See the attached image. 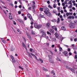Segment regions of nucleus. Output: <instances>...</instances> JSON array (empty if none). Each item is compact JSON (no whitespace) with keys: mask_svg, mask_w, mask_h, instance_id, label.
<instances>
[{"mask_svg":"<svg viewBox=\"0 0 77 77\" xmlns=\"http://www.w3.org/2000/svg\"><path fill=\"white\" fill-rule=\"evenodd\" d=\"M75 58L76 59H77V55H75Z\"/></svg>","mask_w":77,"mask_h":77,"instance_id":"3c124183","label":"nucleus"},{"mask_svg":"<svg viewBox=\"0 0 77 77\" xmlns=\"http://www.w3.org/2000/svg\"><path fill=\"white\" fill-rule=\"evenodd\" d=\"M52 21H53V22H56L57 20L56 19H54L52 20Z\"/></svg>","mask_w":77,"mask_h":77,"instance_id":"c85d7f7f","label":"nucleus"},{"mask_svg":"<svg viewBox=\"0 0 77 77\" xmlns=\"http://www.w3.org/2000/svg\"><path fill=\"white\" fill-rule=\"evenodd\" d=\"M55 35L56 36L57 38H58V39H59V38H60V35H59V34H57V32H56L55 34Z\"/></svg>","mask_w":77,"mask_h":77,"instance_id":"39448f33","label":"nucleus"},{"mask_svg":"<svg viewBox=\"0 0 77 77\" xmlns=\"http://www.w3.org/2000/svg\"><path fill=\"white\" fill-rule=\"evenodd\" d=\"M10 5H11V6H12L13 7L14 6V5H13L12 3H10Z\"/></svg>","mask_w":77,"mask_h":77,"instance_id":"49530a36","label":"nucleus"},{"mask_svg":"<svg viewBox=\"0 0 77 77\" xmlns=\"http://www.w3.org/2000/svg\"><path fill=\"white\" fill-rule=\"evenodd\" d=\"M66 16H67V17H68V16H69V13L67 12L66 13Z\"/></svg>","mask_w":77,"mask_h":77,"instance_id":"e433bc0d","label":"nucleus"},{"mask_svg":"<svg viewBox=\"0 0 77 77\" xmlns=\"http://www.w3.org/2000/svg\"><path fill=\"white\" fill-rule=\"evenodd\" d=\"M47 3H48V4H50V1H48L47 2Z\"/></svg>","mask_w":77,"mask_h":77,"instance_id":"774afa93","label":"nucleus"},{"mask_svg":"<svg viewBox=\"0 0 77 77\" xmlns=\"http://www.w3.org/2000/svg\"><path fill=\"white\" fill-rule=\"evenodd\" d=\"M60 21V18H58L57 19V23H59Z\"/></svg>","mask_w":77,"mask_h":77,"instance_id":"a878e982","label":"nucleus"},{"mask_svg":"<svg viewBox=\"0 0 77 77\" xmlns=\"http://www.w3.org/2000/svg\"><path fill=\"white\" fill-rule=\"evenodd\" d=\"M40 16L41 17H42V18H44V16L43 15H40Z\"/></svg>","mask_w":77,"mask_h":77,"instance_id":"2f4dec72","label":"nucleus"},{"mask_svg":"<svg viewBox=\"0 0 77 77\" xmlns=\"http://www.w3.org/2000/svg\"><path fill=\"white\" fill-rule=\"evenodd\" d=\"M48 58L49 59V60L50 59H51L53 58V57L51 56V55H49L48 56Z\"/></svg>","mask_w":77,"mask_h":77,"instance_id":"2eb2a0df","label":"nucleus"},{"mask_svg":"<svg viewBox=\"0 0 77 77\" xmlns=\"http://www.w3.org/2000/svg\"><path fill=\"white\" fill-rule=\"evenodd\" d=\"M61 14H63V11L62 10L61 11Z\"/></svg>","mask_w":77,"mask_h":77,"instance_id":"bf43d9fd","label":"nucleus"},{"mask_svg":"<svg viewBox=\"0 0 77 77\" xmlns=\"http://www.w3.org/2000/svg\"><path fill=\"white\" fill-rule=\"evenodd\" d=\"M17 20L18 21H19V22H21V20L20 19H18Z\"/></svg>","mask_w":77,"mask_h":77,"instance_id":"a19ab883","label":"nucleus"},{"mask_svg":"<svg viewBox=\"0 0 77 77\" xmlns=\"http://www.w3.org/2000/svg\"><path fill=\"white\" fill-rule=\"evenodd\" d=\"M69 69H70L71 70V71H72V72H74V69H72L71 68H69Z\"/></svg>","mask_w":77,"mask_h":77,"instance_id":"cd10ccee","label":"nucleus"},{"mask_svg":"<svg viewBox=\"0 0 77 77\" xmlns=\"http://www.w3.org/2000/svg\"><path fill=\"white\" fill-rule=\"evenodd\" d=\"M51 74H53V75H55V72L54 71L52 70L51 72Z\"/></svg>","mask_w":77,"mask_h":77,"instance_id":"aec40b11","label":"nucleus"},{"mask_svg":"<svg viewBox=\"0 0 77 77\" xmlns=\"http://www.w3.org/2000/svg\"><path fill=\"white\" fill-rule=\"evenodd\" d=\"M65 37H63L61 39V40H63V39H65Z\"/></svg>","mask_w":77,"mask_h":77,"instance_id":"13d9d810","label":"nucleus"},{"mask_svg":"<svg viewBox=\"0 0 77 77\" xmlns=\"http://www.w3.org/2000/svg\"><path fill=\"white\" fill-rule=\"evenodd\" d=\"M52 29H54L55 31H57V28L55 26H52Z\"/></svg>","mask_w":77,"mask_h":77,"instance_id":"6e6552de","label":"nucleus"},{"mask_svg":"<svg viewBox=\"0 0 77 77\" xmlns=\"http://www.w3.org/2000/svg\"><path fill=\"white\" fill-rule=\"evenodd\" d=\"M48 7L49 8H51V9H52V8H53V7H52L51 6H50V5H49L48 6Z\"/></svg>","mask_w":77,"mask_h":77,"instance_id":"f704fd0d","label":"nucleus"},{"mask_svg":"<svg viewBox=\"0 0 77 77\" xmlns=\"http://www.w3.org/2000/svg\"><path fill=\"white\" fill-rule=\"evenodd\" d=\"M26 34L28 38L30 39V41H32V38H31V37H30V34H29V33L26 32Z\"/></svg>","mask_w":77,"mask_h":77,"instance_id":"20e7f679","label":"nucleus"},{"mask_svg":"<svg viewBox=\"0 0 77 77\" xmlns=\"http://www.w3.org/2000/svg\"><path fill=\"white\" fill-rule=\"evenodd\" d=\"M32 53H35V50H34V49H32Z\"/></svg>","mask_w":77,"mask_h":77,"instance_id":"4d7b16f0","label":"nucleus"},{"mask_svg":"<svg viewBox=\"0 0 77 77\" xmlns=\"http://www.w3.org/2000/svg\"><path fill=\"white\" fill-rule=\"evenodd\" d=\"M71 50V49H70V48H68V51L69 52Z\"/></svg>","mask_w":77,"mask_h":77,"instance_id":"e2e57ef3","label":"nucleus"},{"mask_svg":"<svg viewBox=\"0 0 77 77\" xmlns=\"http://www.w3.org/2000/svg\"><path fill=\"white\" fill-rule=\"evenodd\" d=\"M49 61L51 63H54V61H53V59H52V58L49 60Z\"/></svg>","mask_w":77,"mask_h":77,"instance_id":"f8f14e48","label":"nucleus"},{"mask_svg":"<svg viewBox=\"0 0 77 77\" xmlns=\"http://www.w3.org/2000/svg\"><path fill=\"white\" fill-rule=\"evenodd\" d=\"M53 12L54 13H56V10H54L53 11Z\"/></svg>","mask_w":77,"mask_h":77,"instance_id":"680f3d73","label":"nucleus"},{"mask_svg":"<svg viewBox=\"0 0 77 77\" xmlns=\"http://www.w3.org/2000/svg\"><path fill=\"white\" fill-rule=\"evenodd\" d=\"M12 62L13 63H15V62H16V61L14 60H14H12Z\"/></svg>","mask_w":77,"mask_h":77,"instance_id":"79ce46f5","label":"nucleus"},{"mask_svg":"<svg viewBox=\"0 0 77 77\" xmlns=\"http://www.w3.org/2000/svg\"><path fill=\"white\" fill-rule=\"evenodd\" d=\"M61 29L63 30H66V28L65 26H63L61 27Z\"/></svg>","mask_w":77,"mask_h":77,"instance_id":"4468645a","label":"nucleus"},{"mask_svg":"<svg viewBox=\"0 0 77 77\" xmlns=\"http://www.w3.org/2000/svg\"><path fill=\"white\" fill-rule=\"evenodd\" d=\"M62 5L63 6H64L65 5V4L64 3H62Z\"/></svg>","mask_w":77,"mask_h":77,"instance_id":"8fccbe9b","label":"nucleus"},{"mask_svg":"<svg viewBox=\"0 0 77 77\" xmlns=\"http://www.w3.org/2000/svg\"><path fill=\"white\" fill-rule=\"evenodd\" d=\"M1 39L2 42L3 43H6V41H5V40L3 39V38H1Z\"/></svg>","mask_w":77,"mask_h":77,"instance_id":"412c9836","label":"nucleus"},{"mask_svg":"<svg viewBox=\"0 0 77 77\" xmlns=\"http://www.w3.org/2000/svg\"><path fill=\"white\" fill-rule=\"evenodd\" d=\"M27 16L28 17V18H29L30 20H31V21H33V18H32V16H31V15L29 14H27Z\"/></svg>","mask_w":77,"mask_h":77,"instance_id":"7ed1b4c3","label":"nucleus"},{"mask_svg":"<svg viewBox=\"0 0 77 77\" xmlns=\"http://www.w3.org/2000/svg\"><path fill=\"white\" fill-rule=\"evenodd\" d=\"M46 15L48 16V17H51V14L50 12H46V11H44Z\"/></svg>","mask_w":77,"mask_h":77,"instance_id":"f03ea898","label":"nucleus"},{"mask_svg":"<svg viewBox=\"0 0 77 77\" xmlns=\"http://www.w3.org/2000/svg\"><path fill=\"white\" fill-rule=\"evenodd\" d=\"M38 60H40L41 62V63H43V60L42 59H39Z\"/></svg>","mask_w":77,"mask_h":77,"instance_id":"4be33fe9","label":"nucleus"},{"mask_svg":"<svg viewBox=\"0 0 77 77\" xmlns=\"http://www.w3.org/2000/svg\"><path fill=\"white\" fill-rule=\"evenodd\" d=\"M53 7L54 8H56V6L55 4L54 5Z\"/></svg>","mask_w":77,"mask_h":77,"instance_id":"37998d69","label":"nucleus"},{"mask_svg":"<svg viewBox=\"0 0 77 77\" xmlns=\"http://www.w3.org/2000/svg\"><path fill=\"white\" fill-rule=\"evenodd\" d=\"M70 12H72V9H69Z\"/></svg>","mask_w":77,"mask_h":77,"instance_id":"052dcab7","label":"nucleus"},{"mask_svg":"<svg viewBox=\"0 0 77 77\" xmlns=\"http://www.w3.org/2000/svg\"><path fill=\"white\" fill-rule=\"evenodd\" d=\"M69 13V15H72V12H69L68 13Z\"/></svg>","mask_w":77,"mask_h":77,"instance_id":"7c9ffc66","label":"nucleus"},{"mask_svg":"<svg viewBox=\"0 0 77 77\" xmlns=\"http://www.w3.org/2000/svg\"><path fill=\"white\" fill-rule=\"evenodd\" d=\"M59 49H60V51H61L62 50V48H61L60 47H59Z\"/></svg>","mask_w":77,"mask_h":77,"instance_id":"ea45409f","label":"nucleus"},{"mask_svg":"<svg viewBox=\"0 0 77 77\" xmlns=\"http://www.w3.org/2000/svg\"><path fill=\"white\" fill-rule=\"evenodd\" d=\"M72 3H73V5L74 6H75L76 8H77V3H75V1H72Z\"/></svg>","mask_w":77,"mask_h":77,"instance_id":"0eeeda50","label":"nucleus"},{"mask_svg":"<svg viewBox=\"0 0 77 77\" xmlns=\"http://www.w3.org/2000/svg\"><path fill=\"white\" fill-rule=\"evenodd\" d=\"M46 77H50V75L48 74H47L46 75Z\"/></svg>","mask_w":77,"mask_h":77,"instance_id":"603ef678","label":"nucleus"},{"mask_svg":"<svg viewBox=\"0 0 77 77\" xmlns=\"http://www.w3.org/2000/svg\"><path fill=\"white\" fill-rule=\"evenodd\" d=\"M9 18L10 20H12L13 19V17L11 14L9 15Z\"/></svg>","mask_w":77,"mask_h":77,"instance_id":"f3484780","label":"nucleus"},{"mask_svg":"<svg viewBox=\"0 0 77 77\" xmlns=\"http://www.w3.org/2000/svg\"><path fill=\"white\" fill-rule=\"evenodd\" d=\"M52 39L54 41H56V38H52Z\"/></svg>","mask_w":77,"mask_h":77,"instance_id":"4c0bfd02","label":"nucleus"},{"mask_svg":"<svg viewBox=\"0 0 77 77\" xmlns=\"http://www.w3.org/2000/svg\"><path fill=\"white\" fill-rule=\"evenodd\" d=\"M56 60H58V61H59L60 62H62V61L61 60H60L59 57H57V58H56Z\"/></svg>","mask_w":77,"mask_h":77,"instance_id":"9b49d317","label":"nucleus"},{"mask_svg":"<svg viewBox=\"0 0 77 77\" xmlns=\"http://www.w3.org/2000/svg\"><path fill=\"white\" fill-rule=\"evenodd\" d=\"M68 8L69 9V8H72V5H71L69 6L68 7Z\"/></svg>","mask_w":77,"mask_h":77,"instance_id":"473e14b6","label":"nucleus"},{"mask_svg":"<svg viewBox=\"0 0 77 77\" xmlns=\"http://www.w3.org/2000/svg\"><path fill=\"white\" fill-rule=\"evenodd\" d=\"M77 40V38H76L74 39V41H75V42H76Z\"/></svg>","mask_w":77,"mask_h":77,"instance_id":"de8ad7c7","label":"nucleus"},{"mask_svg":"<svg viewBox=\"0 0 77 77\" xmlns=\"http://www.w3.org/2000/svg\"><path fill=\"white\" fill-rule=\"evenodd\" d=\"M22 45L23 47L25 48L26 50H27V48L26 47V45H24V43H22Z\"/></svg>","mask_w":77,"mask_h":77,"instance_id":"ddd939ff","label":"nucleus"},{"mask_svg":"<svg viewBox=\"0 0 77 77\" xmlns=\"http://www.w3.org/2000/svg\"><path fill=\"white\" fill-rule=\"evenodd\" d=\"M44 9H47V10H48V11H49V9H48V8H47V7H44Z\"/></svg>","mask_w":77,"mask_h":77,"instance_id":"72a5a7b5","label":"nucleus"},{"mask_svg":"<svg viewBox=\"0 0 77 77\" xmlns=\"http://www.w3.org/2000/svg\"><path fill=\"white\" fill-rule=\"evenodd\" d=\"M72 9H73V10H75V7H72Z\"/></svg>","mask_w":77,"mask_h":77,"instance_id":"0e129e2a","label":"nucleus"},{"mask_svg":"<svg viewBox=\"0 0 77 77\" xmlns=\"http://www.w3.org/2000/svg\"><path fill=\"white\" fill-rule=\"evenodd\" d=\"M42 69L44 70V71H48V70H47V69L45 68L44 67H42Z\"/></svg>","mask_w":77,"mask_h":77,"instance_id":"393cba45","label":"nucleus"},{"mask_svg":"<svg viewBox=\"0 0 77 77\" xmlns=\"http://www.w3.org/2000/svg\"><path fill=\"white\" fill-rule=\"evenodd\" d=\"M2 7L3 8H5V9H7V8L5 6H3Z\"/></svg>","mask_w":77,"mask_h":77,"instance_id":"6e6d98bb","label":"nucleus"},{"mask_svg":"<svg viewBox=\"0 0 77 77\" xmlns=\"http://www.w3.org/2000/svg\"><path fill=\"white\" fill-rule=\"evenodd\" d=\"M50 32L51 33L54 34V30L51 29H50Z\"/></svg>","mask_w":77,"mask_h":77,"instance_id":"9d476101","label":"nucleus"},{"mask_svg":"<svg viewBox=\"0 0 77 77\" xmlns=\"http://www.w3.org/2000/svg\"><path fill=\"white\" fill-rule=\"evenodd\" d=\"M57 10H58L59 12L60 11V7H59L57 8Z\"/></svg>","mask_w":77,"mask_h":77,"instance_id":"a18cd8bd","label":"nucleus"},{"mask_svg":"<svg viewBox=\"0 0 77 77\" xmlns=\"http://www.w3.org/2000/svg\"><path fill=\"white\" fill-rule=\"evenodd\" d=\"M23 39L24 41H25V42H26V39H25V38H23Z\"/></svg>","mask_w":77,"mask_h":77,"instance_id":"c03bdc74","label":"nucleus"},{"mask_svg":"<svg viewBox=\"0 0 77 77\" xmlns=\"http://www.w3.org/2000/svg\"><path fill=\"white\" fill-rule=\"evenodd\" d=\"M67 51H65V52H64V54H65V56H67Z\"/></svg>","mask_w":77,"mask_h":77,"instance_id":"5701e85b","label":"nucleus"},{"mask_svg":"<svg viewBox=\"0 0 77 77\" xmlns=\"http://www.w3.org/2000/svg\"><path fill=\"white\" fill-rule=\"evenodd\" d=\"M40 33L42 35V36H41L40 37V38H42L43 36V37H45V35L46 34L44 32V31L42 30L40 31Z\"/></svg>","mask_w":77,"mask_h":77,"instance_id":"f257e3e1","label":"nucleus"},{"mask_svg":"<svg viewBox=\"0 0 77 77\" xmlns=\"http://www.w3.org/2000/svg\"><path fill=\"white\" fill-rule=\"evenodd\" d=\"M31 33L32 35H35V32L33 31V30H32L31 32Z\"/></svg>","mask_w":77,"mask_h":77,"instance_id":"6ab92c4d","label":"nucleus"},{"mask_svg":"<svg viewBox=\"0 0 77 77\" xmlns=\"http://www.w3.org/2000/svg\"><path fill=\"white\" fill-rule=\"evenodd\" d=\"M64 12H67V11H66V9L64 10Z\"/></svg>","mask_w":77,"mask_h":77,"instance_id":"5fc2aeb1","label":"nucleus"},{"mask_svg":"<svg viewBox=\"0 0 77 77\" xmlns=\"http://www.w3.org/2000/svg\"><path fill=\"white\" fill-rule=\"evenodd\" d=\"M27 55L30 57V58H31V59H33V57H32V55L30 54L29 53H27Z\"/></svg>","mask_w":77,"mask_h":77,"instance_id":"1a4fd4ad","label":"nucleus"},{"mask_svg":"<svg viewBox=\"0 0 77 77\" xmlns=\"http://www.w3.org/2000/svg\"><path fill=\"white\" fill-rule=\"evenodd\" d=\"M19 67L20 69H22V70H23V68L21 67L20 66H19Z\"/></svg>","mask_w":77,"mask_h":77,"instance_id":"58836bf2","label":"nucleus"},{"mask_svg":"<svg viewBox=\"0 0 77 77\" xmlns=\"http://www.w3.org/2000/svg\"><path fill=\"white\" fill-rule=\"evenodd\" d=\"M32 49H32V48H30V51H31V52H32Z\"/></svg>","mask_w":77,"mask_h":77,"instance_id":"864d4df0","label":"nucleus"},{"mask_svg":"<svg viewBox=\"0 0 77 77\" xmlns=\"http://www.w3.org/2000/svg\"><path fill=\"white\" fill-rule=\"evenodd\" d=\"M71 18L74 19V16H69L67 18L68 19H71Z\"/></svg>","mask_w":77,"mask_h":77,"instance_id":"423d86ee","label":"nucleus"},{"mask_svg":"<svg viewBox=\"0 0 77 77\" xmlns=\"http://www.w3.org/2000/svg\"><path fill=\"white\" fill-rule=\"evenodd\" d=\"M34 26L35 28H38V24L36 23H35L34 25Z\"/></svg>","mask_w":77,"mask_h":77,"instance_id":"a211bd4d","label":"nucleus"},{"mask_svg":"<svg viewBox=\"0 0 77 77\" xmlns=\"http://www.w3.org/2000/svg\"><path fill=\"white\" fill-rule=\"evenodd\" d=\"M60 18H62V15H60Z\"/></svg>","mask_w":77,"mask_h":77,"instance_id":"338daca9","label":"nucleus"},{"mask_svg":"<svg viewBox=\"0 0 77 77\" xmlns=\"http://www.w3.org/2000/svg\"><path fill=\"white\" fill-rule=\"evenodd\" d=\"M14 50V48L13 47H12L11 48V51H13Z\"/></svg>","mask_w":77,"mask_h":77,"instance_id":"bb28decb","label":"nucleus"},{"mask_svg":"<svg viewBox=\"0 0 77 77\" xmlns=\"http://www.w3.org/2000/svg\"><path fill=\"white\" fill-rule=\"evenodd\" d=\"M47 33L48 35H51V33H50V32H49L48 31L47 32Z\"/></svg>","mask_w":77,"mask_h":77,"instance_id":"c756f323","label":"nucleus"},{"mask_svg":"<svg viewBox=\"0 0 77 77\" xmlns=\"http://www.w3.org/2000/svg\"><path fill=\"white\" fill-rule=\"evenodd\" d=\"M69 4H70V5H71L72 4V2L71 1H69Z\"/></svg>","mask_w":77,"mask_h":77,"instance_id":"09e8293b","label":"nucleus"},{"mask_svg":"<svg viewBox=\"0 0 77 77\" xmlns=\"http://www.w3.org/2000/svg\"><path fill=\"white\" fill-rule=\"evenodd\" d=\"M63 9L64 10L65 9H66V7L64 6L63 8Z\"/></svg>","mask_w":77,"mask_h":77,"instance_id":"69168bd1","label":"nucleus"},{"mask_svg":"<svg viewBox=\"0 0 77 77\" xmlns=\"http://www.w3.org/2000/svg\"><path fill=\"white\" fill-rule=\"evenodd\" d=\"M50 23H48L46 25V26L47 27H48V28L49 27H50Z\"/></svg>","mask_w":77,"mask_h":77,"instance_id":"dca6fc26","label":"nucleus"},{"mask_svg":"<svg viewBox=\"0 0 77 77\" xmlns=\"http://www.w3.org/2000/svg\"><path fill=\"white\" fill-rule=\"evenodd\" d=\"M40 11H43V8H40Z\"/></svg>","mask_w":77,"mask_h":77,"instance_id":"c9c22d12","label":"nucleus"},{"mask_svg":"<svg viewBox=\"0 0 77 77\" xmlns=\"http://www.w3.org/2000/svg\"><path fill=\"white\" fill-rule=\"evenodd\" d=\"M38 28L40 29V28H41L42 27V25L41 24L39 25H38Z\"/></svg>","mask_w":77,"mask_h":77,"instance_id":"b1692460","label":"nucleus"}]
</instances>
